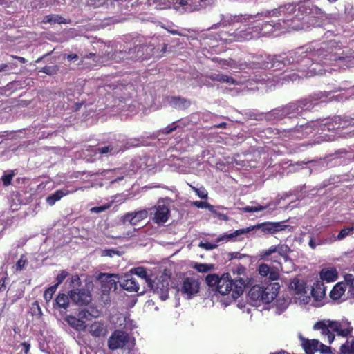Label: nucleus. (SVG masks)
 Instances as JSON below:
<instances>
[{
  "instance_id": "680f3d73",
  "label": "nucleus",
  "mask_w": 354,
  "mask_h": 354,
  "mask_svg": "<svg viewBox=\"0 0 354 354\" xmlns=\"http://www.w3.org/2000/svg\"><path fill=\"white\" fill-rule=\"evenodd\" d=\"M26 264V261L20 259L16 264V270H21Z\"/></svg>"
},
{
  "instance_id": "ea45409f",
  "label": "nucleus",
  "mask_w": 354,
  "mask_h": 354,
  "mask_svg": "<svg viewBox=\"0 0 354 354\" xmlns=\"http://www.w3.org/2000/svg\"><path fill=\"white\" fill-rule=\"evenodd\" d=\"M115 255L120 257L122 255V252L115 248L104 249V250H102L101 252L102 257H113Z\"/></svg>"
},
{
  "instance_id": "0eeeda50",
  "label": "nucleus",
  "mask_w": 354,
  "mask_h": 354,
  "mask_svg": "<svg viewBox=\"0 0 354 354\" xmlns=\"http://www.w3.org/2000/svg\"><path fill=\"white\" fill-rule=\"evenodd\" d=\"M207 285L216 288V291L222 295L232 294L233 281L230 273H224L221 277L216 274H209L205 277Z\"/></svg>"
},
{
  "instance_id": "5fc2aeb1",
  "label": "nucleus",
  "mask_w": 354,
  "mask_h": 354,
  "mask_svg": "<svg viewBox=\"0 0 354 354\" xmlns=\"http://www.w3.org/2000/svg\"><path fill=\"white\" fill-rule=\"evenodd\" d=\"M177 128H178V126L175 124V122H173L172 124L166 127L163 129L162 133L166 135H168V134L171 133L173 131H176Z\"/></svg>"
},
{
  "instance_id": "f704fd0d",
  "label": "nucleus",
  "mask_w": 354,
  "mask_h": 354,
  "mask_svg": "<svg viewBox=\"0 0 354 354\" xmlns=\"http://www.w3.org/2000/svg\"><path fill=\"white\" fill-rule=\"evenodd\" d=\"M340 354H354V338L347 339L339 348Z\"/></svg>"
},
{
  "instance_id": "a19ab883",
  "label": "nucleus",
  "mask_w": 354,
  "mask_h": 354,
  "mask_svg": "<svg viewBox=\"0 0 354 354\" xmlns=\"http://www.w3.org/2000/svg\"><path fill=\"white\" fill-rule=\"evenodd\" d=\"M191 189L196 193V194L202 199H207L208 196L207 191L203 187L196 188L189 185Z\"/></svg>"
},
{
  "instance_id": "1a4fd4ad",
  "label": "nucleus",
  "mask_w": 354,
  "mask_h": 354,
  "mask_svg": "<svg viewBox=\"0 0 354 354\" xmlns=\"http://www.w3.org/2000/svg\"><path fill=\"white\" fill-rule=\"evenodd\" d=\"M291 252L290 247L286 244H278L272 245L266 250L260 252V259L264 261H271L272 262L279 263V257L287 260L288 254Z\"/></svg>"
},
{
  "instance_id": "a878e982",
  "label": "nucleus",
  "mask_w": 354,
  "mask_h": 354,
  "mask_svg": "<svg viewBox=\"0 0 354 354\" xmlns=\"http://www.w3.org/2000/svg\"><path fill=\"white\" fill-rule=\"evenodd\" d=\"M301 346L306 354H314L318 351L319 341L317 339H308L304 337H301Z\"/></svg>"
},
{
  "instance_id": "a211bd4d",
  "label": "nucleus",
  "mask_w": 354,
  "mask_h": 354,
  "mask_svg": "<svg viewBox=\"0 0 354 354\" xmlns=\"http://www.w3.org/2000/svg\"><path fill=\"white\" fill-rule=\"evenodd\" d=\"M311 132L312 129L308 122L305 124L297 125L294 128L283 131L284 136L294 139H302Z\"/></svg>"
},
{
  "instance_id": "774afa93",
  "label": "nucleus",
  "mask_w": 354,
  "mask_h": 354,
  "mask_svg": "<svg viewBox=\"0 0 354 354\" xmlns=\"http://www.w3.org/2000/svg\"><path fill=\"white\" fill-rule=\"evenodd\" d=\"M71 283H75L76 284L80 285V283H81L80 277L77 275L75 276L74 278L72 279Z\"/></svg>"
},
{
  "instance_id": "ddd939ff",
  "label": "nucleus",
  "mask_w": 354,
  "mask_h": 354,
  "mask_svg": "<svg viewBox=\"0 0 354 354\" xmlns=\"http://www.w3.org/2000/svg\"><path fill=\"white\" fill-rule=\"evenodd\" d=\"M313 329L320 330L321 334L327 337L328 344H331L335 339L334 330H337V321L319 320L313 325Z\"/></svg>"
},
{
  "instance_id": "49530a36",
  "label": "nucleus",
  "mask_w": 354,
  "mask_h": 354,
  "mask_svg": "<svg viewBox=\"0 0 354 354\" xmlns=\"http://www.w3.org/2000/svg\"><path fill=\"white\" fill-rule=\"evenodd\" d=\"M48 21L50 23H54V24H65L66 23V20L65 18L59 16V15H50L48 16Z\"/></svg>"
},
{
  "instance_id": "f3484780",
  "label": "nucleus",
  "mask_w": 354,
  "mask_h": 354,
  "mask_svg": "<svg viewBox=\"0 0 354 354\" xmlns=\"http://www.w3.org/2000/svg\"><path fill=\"white\" fill-rule=\"evenodd\" d=\"M116 275L113 274L100 273L98 279L101 283V291L105 295H108L111 290H115L117 283L114 277Z\"/></svg>"
},
{
  "instance_id": "412c9836",
  "label": "nucleus",
  "mask_w": 354,
  "mask_h": 354,
  "mask_svg": "<svg viewBox=\"0 0 354 354\" xmlns=\"http://www.w3.org/2000/svg\"><path fill=\"white\" fill-rule=\"evenodd\" d=\"M121 287L129 292H138L140 289L137 279L132 275H126L120 281Z\"/></svg>"
},
{
  "instance_id": "dca6fc26",
  "label": "nucleus",
  "mask_w": 354,
  "mask_h": 354,
  "mask_svg": "<svg viewBox=\"0 0 354 354\" xmlns=\"http://www.w3.org/2000/svg\"><path fill=\"white\" fill-rule=\"evenodd\" d=\"M199 288L198 280L194 277H186L183 281L181 293L186 295L187 299H191L198 292Z\"/></svg>"
},
{
  "instance_id": "2f4dec72",
  "label": "nucleus",
  "mask_w": 354,
  "mask_h": 354,
  "mask_svg": "<svg viewBox=\"0 0 354 354\" xmlns=\"http://www.w3.org/2000/svg\"><path fill=\"white\" fill-rule=\"evenodd\" d=\"M346 289V284L344 282H339L333 288L330 297L334 300H337L344 294Z\"/></svg>"
},
{
  "instance_id": "7c9ffc66",
  "label": "nucleus",
  "mask_w": 354,
  "mask_h": 354,
  "mask_svg": "<svg viewBox=\"0 0 354 354\" xmlns=\"http://www.w3.org/2000/svg\"><path fill=\"white\" fill-rule=\"evenodd\" d=\"M353 330V328L349 322H337V330H334V332H336L339 336L347 337L351 335Z\"/></svg>"
},
{
  "instance_id": "338daca9",
  "label": "nucleus",
  "mask_w": 354,
  "mask_h": 354,
  "mask_svg": "<svg viewBox=\"0 0 354 354\" xmlns=\"http://www.w3.org/2000/svg\"><path fill=\"white\" fill-rule=\"evenodd\" d=\"M11 57L14 59H18L21 63H23V64H24L27 62V60L24 57H22L14 56V55H12Z\"/></svg>"
},
{
  "instance_id": "a18cd8bd",
  "label": "nucleus",
  "mask_w": 354,
  "mask_h": 354,
  "mask_svg": "<svg viewBox=\"0 0 354 354\" xmlns=\"http://www.w3.org/2000/svg\"><path fill=\"white\" fill-rule=\"evenodd\" d=\"M136 274L141 278V279H145L148 283V280H151V279L149 277L147 270L142 267L137 268L136 269Z\"/></svg>"
},
{
  "instance_id": "4468645a",
  "label": "nucleus",
  "mask_w": 354,
  "mask_h": 354,
  "mask_svg": "<svg viewBox=\"0 0 354 354\" xmlns=\"http://www.w3.org/2000/svg\"><path fill=\"white\" fill-rule=\"evenodd\" d=\"M129 341V334L120 330H115L108 339V346L111 351L122 348Z\"/></svg>"
},
{
  "instance_id": "473e14b6",
  "label": "nucleus",
  "mask_w": 354,
  "mask_h": 354,
  "mask_svg": "<svg viewBox=\"0 0 354 354\" xmlns=\"http://www.w3.org/2000/svg\"><path fill=\"white\" fill-rule=\"evenodd\" d=\"M68 324L78 331L84 330L86 328L84 321L73 316H68Z\"/></svg>"
},
{
  "instance_id": "20e7f679",
  "label": "nucleus",
  "mask_w": 354,
  "mask_h": 354,
  "mask_svg": "<svg viewBox=\"0 0 354 354\" xmlns=\"http://www.w3.org/2000/svg\"><path fill=\"white\" fill-rule=\"evenodd\" d=\"M287 225H283V222H265L257 225L250 226L243 229L235 230L234 232L225 234L218 239L219 241H229L240 235L247 234L254 230L261 229L266 234H275L278 232L284 230Z\"/></svg>"
},
{
  "instance_id": "09e8293b",
  "label": "nucleus",
  "mask_w": 354,
  "mask_h": 354,
  "mask_svg": "<svg viewBox=\"0 0 354 354\" xmlns=\"http://www.w3.org/2000/svg\"><path fill=\"white\" fill-rule=\"evenodd\" d=\"M100 153L104 154L107 153H111V154H115L117 151L116 149H114L112 146H105L102 147H99L96 149Z\"/></svg>"
},
{
  "instance_id": "4d7b16f0",
  "label": "nucleus",
  "mask_w": 354,
  "mask_h": 354,
  "mask_svg": "<svg viewBox=\"0 0 354 354\" xmlns=\"http://www.w3.org/2000/svg\"><path fill=\"white\" fill-rule=\"evenodd\" d=\"M91 317V313L87 310H82L78 313V319H89Z\"/></svg>"
},
{
  "instance_id": "6ab92c4d",
  "label": "nucleus",
  "mask_w": 354,
  "mask_h": 354,
  "mask_svg": "<svg viewBox=\"0 0 354 354\" xmlns=\"http://www.w3.org/2000/svg\"><path fill=\"white\" fill-rule=\"evenodd\" d=\"M153 216L152 218L155 223L163 224L167 221L170 214L169 207L165 204H158L153 209Z\"/></svg>"
},
{
  "instance_id": "de8ad7c7",
  "label": "nucleus",
  "mask_w": 354,
  "mask_h": 354,
  "mask_svg": "<svg viewBox=\"0 0 354 354\" xmlns=\"http://www.w3.org/2000/svg\"><path fill=\"white\" fill-rule=\"evenodd\" d=\"M345 284H346V287L347 286H349L350 288V290L349 291L351 292V291H354V277L353 276V274H348L345 276Z\"/></svg>"
},
{
  "instance_id": "c85d7f7f",
  "label": "nucleus",
  "mask_w": 354,
  "mask_h": 354,
  "mask_svg": "<svg viewBox=\"0 0 354 354\" xmlns=\"http://www.w3.org/2000/svg\"><path fill=\"white\" fill-rule=\"evenodd\" d=\"M207 77L214 82H225L233 85L237 84L236 80L232 77L222 73H211Z\"/></svg>"
},
{
  "instance_id": "7ed1b4c3",
  "label": "nucleus",
  "mask_w": 354,
  "mask_h": 354,
  "mask_svg": "<svg viewBox=\"0 0 354 354\" xmlns=\"http://www.w3.org/2000/svg\"><path fill=\"white\" fill-rule=\"evenodd\" d=\"M302 63L301 68H296L297 71H305L306 68L312 66L311 60L306 52L299 53V50L290 51L288 55H276L272 59V67L281 70L283 68L290 64Z\"/></svg>"
},
{
  "instance_id": "79ce46f5",
  "label": "nucleus",
  "mask_w": 354,
  "mask_h": 354,
  "mask_svg": "<svg viewBox=\"0 0 354 354\" xmlns=\"http://www.w3.org/2000/svg\"><path fill=\"white\" fill-rule=\"evenodd\" d=\"M57 288V284H55L45 290L44 294V298L46 301H49L52 299L53 295L55 292Z\"/></svg>"
},
{
  "instance_id": "6e6552de",
  "label": "nucleus",
  "mask_w": 354,
  "mask_h": 354,
  "mask_svg": "<svg viewBox=\"0 0 354 354\" xmlns=\"http://www.w3.org/2000/svg\"><path fill=\"white\" fill-rule=\"evenodd\" d=\"M297 10V4L294 3H288L279 6L277 8L272 10H268L264 12L263 15L267 17H279L281 19H290L295 24H299L301 28L299 30L303 29L304 24L301 19L297 16L292 17Z\"/></svg>"
},
{
  "instance_id": "f8f14e48",
  "label": "nucleus",
  "mask_w": 354,
  "mask_h": 354,
  "mask_svg": "<svg viewBox=\"0 0 354 354\" xmlns=\"http://www.w3.org/2000/svg\"><path fill=\"white\" fill-rule=\"evenodd\" d=\"M53 314L64 326L66 322V295L59 292L53 302Z\"/></svg>"
},
{
  "instance_id": "37998d69",
  "label": "nucleus",
  "mask_w": 354,
  "mask_h": 354,
  "mask_svg": "<svg viewBox=\"0 0 354 354\" xmlns=\"http://www.w3.org/2000/svg\"><path fill=\"white\" fill-rule=\"evenodd\" d=\"M192 205L198 208H207L210 212H213L214 205H210L209 203H208L207 202L196 201L192 202Z\"/></svg>"
},
{
  "instance_id": "cd10ccee",
  "label": "nucleus",
  "mask_w": 354,
  "mask_h": 354,
  "mask_svg": "<svg viewBox=\"0 0 354 354\" xmlns=\"http://www.w3.org/2000/svg\"><path fill=\"white\" fill-rule=\"evenodd\" d=\"M311 295L317 301H321L326 295V288L322 282L314 283L311 289Z\"/></svg>"
},
{
  "instance_id": "603ef678",
  "label": "nucleus",
  "mask_w": 354,
  "mask_h": 354,
  "mask_svg": "<svg viewBox=\"0 0 354 354\" xmlns=\"http://www.w3.org/2000/svg\"><path fill=\"white\" fill-rule=\"evenodd\" d=\"M227 256L230 259H241L244 257H248V255L241 254L239 252H230Z\"/></svg>"
},
{
  "instance_id": "4be33fe9",
  "label": "nucleus",
  "mask_w": 354,
  "mask_h": 354,
  "mask_svg": "<svg viewBox=\"0 0 354 354\" xmlns=\"http://www.w3.org/2000/svg\"><path fill=\"white\" fill-rule=\"evenodd\" d=\"M335 48V49H337V50L342 51V48L338 46L337 44L335 41H330L327 44V48L331 49V51H326L325 54H323V55L325 57L324 59L328 61H337L341 60L344 58L342 56L343 53H338L337 51L333 52V49Z\"/></svg>"
},
{
  "instance_id": "864d4df0",
  "label": "nucleus",
  "mask_w": 354,
  "mask_h": 354,
  "mask_svg": "<svg viewBox=\"0 0 354 354\" xmlns=\"http://www.w3.org/2000/svg\"><path fill=\"white\" fill-rule=\"evenodd\" d=\"M318 351H319L322 354H331L332 353L330 347L326 346L320 342H319V345L318 347Z\"/></svg>"
},
{
  "instance_id": "423d86ee",
  "label": "nucleus",
  "mask_w": 354,
  "mask_h": 354,
  "mask_svg": "<svg viewBox=\"0 0 354 354\" xmlns=\"http://www.w3.org/2000/svg\"><path fill=\"white\" fill-rule=\"evenodd\" d=\"M231 279L233 281L232 297L236 299L244 292L245 288L250 283L251 279L246 274V268L238 263L232 268Z\"/></svg>"
},
{
  "instance_id": "58836bf2",
  "label": "nucleus",
  "mask_w": 354,
  "mask_h": 354,
  "mask_svg": "<svg viewBox=\"0 0 354 354\" xmlns=\"http://www.w3.org/2000/svg\"><path fill=\"white\" fill-rule=\"evenodd\" d=\"M193 268L198 272H207L214 268L212 264L196 263Z\"/></svg>"
},
{
  "instance_id": "e433bc0d",
  "label": "nucleus",
  "mask_w": 354,
  "mask_h": 354,
  "mask_svg": "<svg viewBox=\"0 0 354 354\" xmlns=\"http://www.w3.org/2000/svg\"><path fill=\"white\" fill-rule=\"evenodd\" d=\"M170 102L178 106L180 109H186L190 105L189 100L179 96L171 97Z\"/></svg>"
},
{
  "instance_id": "2eb2a0df",
  "label": "nucleus",
  "mask_w": 354,
  "mask_h": 354,
  "mask_svg": "<svg viewBox=\"0 0 354 354\" xmlns=\"http://www.w3.org/2000/svg\"><path fill=\"white\" fill-rule=\"evenodd\" d=\"M68 297L80 306L88 305L92 300L91 294L86 288H77L68 292Z\"/></svg>"
},
{
  "instance_id": "e2e57ef3",
  "label": "nucleus",
  "mask_w": 354,
  "mask_h": 354,
  "mask_svg": "<svg viewBox=\"0 0 354 354\" xmlns=\"http://www.w3.org/2000/svg\"><path fill=\"white\" fill-rule=\"evenodd\" d=\"M20 346L24 348V352L25 354H28L29 353L30 348V344L28 342H22Z\"/></svg>"
},
{
  "instance_id": "9b49d317",
  "label": "nucleus",
  "mask_w": 354,
  "mask_h": 354,
  "mask_svg": "<svg viewBox=\"0 0 354 354\" xmlns=\"http://www.w3.org/2000/svg\"><path fill=\"white\" fill-rule=\"evenodd\" d=\"M153 46L137 45L134 48H129L128 52L119 51L116 53L115 56L122 59L133 58L147 59L150 56L153 55Z\"/></svg>"
},
{
  "instance_id": "4c0bfd02",
  "label": "nucleus",
  "mask_w": 354,
  "mask_h": 354,
  "mask_svg": "<svg viewBox=\"0 0 354 354\" xmlns=\"http://www.w3.org/2000/svg\"><path fill=\"white\" fill-rule=\"evenodd\" d=\"M90 333L94 337H100L104 335V329L102 324L94 323L90 326Z\"/></svg>"
},
{
  "instance_id": "72a5a7b5",
  "label": "nucleus",
  "mask_w": 354,
  "mask_h": 354,
  "mask_svg": "<svg viewBox=\"0 0 354 354\" xmlns=\"http://www.w3.org/2000/svg\"><path fill=\"white\" fill-rule=\"evenodd\" d=\"M354 233V221L351 222V226L344 227L340 230L337 236L335 237V241H342L347 236H352Z\"/></svg>"
},
{
  "instance_id": "c9c22d12",
  "label": "nucleus",
  "mask_w": 354,
  "mask_h": 354,
  "mask_svg": "<svg viewBox=\"0 0 354 354\" xmlns=\"http://www.w3.org/2000/svg\"><path fill=\"white\" fill-rule=\"evenodd\" d=\"M66 194L62 189L57 190L53 194H50L46 198V203L49 205L52 206L55 205L57 201H59L62 197H64Z\"/></svg>"
},
{
  "instance_id": "bb28decb",
  "label": "nucleus",
  "mask_w": 354,
  "mask_h": 354,
  "mask_svg": "<svg viewBox=\"0 0 354 354\" xmlns=\"http://www.w3.org/2000/svg\"><path fill=\"white\" fill-rule=\"evenodd\" d=\"M320 279L326 282H333L338 278V273L335 268H323L319 272Z\"/></svg>"
},
{
  "instance_id": "13d9d810",
  "label": "nucleus",
  "mask_w": 354,
  "mask_h": 354,
  "mask_svg": "<svg viewBox=\"0 0 354 354\" xmlns=\"http://www.w3.org/2000/svg\"><path fill=\"white\" fill-rule=\"evenodd\" d=\"M213 214H214L215 215L217 216V217L220 219V220H223V221H228L229 220V217L225 214H223V213H220V212H218L216 209H215V207H214L213 208V212H212Z\"/></svg>"
},
{
  "instance_id": "c756f323",
  "label": "nucleus",
  "mask_w": 354,
  "mask_h": 354,
  "mask_svg": "<svg viewBox=\"0 0 354 354\" xmlns=\"http://www.w3.org/2000/svg\"><path fill=\"white\" fill-rule=\"evenodd\" d=\"M290 287L297 295L305 294L306 292V282L303 279L295 277L290 281Z\"/></svg>"
},
{
  "instance_id": "f257e3e1",
  "label": "nucleus",
  "mask_w": 354,
  "mask_h": 354,
  "mask_svg": "<svg viewBox=\"0 0 354 354\" xmlns=\"http://www.w3.org/2000/svg\"><path fill=\"white\" fill-rule=\"evenodd\" d=\"M320 98L319 95H315L314 97L290 103L282 108L274 109L270 112V115L278 120L286 118H297L301 115L304 112L312 110L317 104L315 102L318 101Z\"/></svg>"
},
{
  "instance_id": "69168bd1",
  "label": "nucleus",
  "mask_w": 354,
  "mask_h": 354,
  "mask_svg": "<svg viewBox=\"0 0 354 354\" xmlns=\"http://www.w3.org/2000/svg\"><path fill=\"white\" fill-rule=\"evenodd\" d=\"M9 69V66L7 64H0V72L6 71Z\"/></svg>"
},
{
  "instance_id": "b1692460",
  "label": "nucleus",
  "mask_w": 354,
  "mask_h": 354,
  "mask_svg": "<svg viewBox=\"0 0 354 354\" xmlns=\"http://www.w3.org/2000/svg\"><path fill=\"white\" fill-rule=\"evenodd\" d=\"M97 56L95 53H87L86 52H78V53H72V54H68L67 58L68 60H73L76 61L80 59V62L77 64H91L89 62H86V59H93L95 60V58H97Z\"/></svg>"
},
{
  "instance_id": "5701e85b",
  "label": "nucleus",
  "mask_w": 354,
  "mask_h": 354,
  "mask_svg": "<svg viewBox=\"0 0 354 354\" xmlns=\"http://www.w3.org/2000/svg\"><path fill=\"white\" fill-rule=\"evenodd\" d=\"M258 272L261 277H268L271 281H276L279 277L278 270L271 268L266 263H261L259 266Z\"/></svg>"
},
{
  "instance_id": "393cba45",
  "label": "nucleus",
  "mask_w": 354,
  "mask_h": 354,
  "mask_svg": "<svg viewBox=\"0 0 354 354\" xmlns=\"http://www.w3.org/2000/svg\"><path fill=\"white\" fill-rule=\"evenodd\" d=\"M252 18L251 15H230L226 17H223L221 20V25L223 26L234 25L236 23L239 22H246L248 20H250Z\"/></svg>"
},
{
  "instance_id": "6e6d98bb",
  "label": "nucleus",
  "mask_w": 354,
  "mask_h": 354,
  "mask_svg": "<svg viewBox=\"0 0 354 354\" xmlns=\"http://www.w3.org/2000/svg\"><path fill=\"white\" fill-rule=\"evenodd\" d=\"M265 209L264 207L259 205V206H248L245 207V211L247 212H258L260 211H262Z\"/></svg>"
},
{
  "instance_id": "aec40b11",
  "label": "nucleus",
  "mask_w": 354,
  "mask_h": 354,
  "mask_svg": "<svg viewBox=\"0 0 354 354\" xmlns=\"http://www.w3.org/2000/svg\"><path fill=\"white\" fill-rule=\"evenodd\" d=\"M148 216L146 209L139 210L133 212H129L124 214L123 217L124 222H129L131 225H136L140 221L145 219Z\"/></svg>"
},
{
  "instance_id": "f03ea898",
  "label": "nucleus",
  "mask_w": 354,
  "mask_h": 354,
  "mask_svg": "<svg viewBox=\"0 0 354 354\" xmlns=\"http://www.w3.org/2000/svg\"><path fill=\"white\" fill-rule=\"evenodd\" d=\"M301 28V26L299 24H295L293 21L290 19H279L277 21H263L259 26H256L252 28H248L244 31H240L239 32H243V35L241 37L244 39H250L252 38L251 32L253 31L256 32H273L276 30H299Z\"/></svg>"
},
{
  "instance_id": "3c124183",
  "label": "nucleus",
  "mask_w": 354,
  "mask_h": 354,
  "mask_svg": "<svg viewBox=\"0 0 354 354\" xmlns=\"http://www.w3.org/2000/svg\"><path fill=\"white\" fill-rule=\"evenodd\" d=\"M31 310L32 313L35 315L41 316L42 315L41 309L37 301H35L32 303L31 306Z\"/></svg>"
},
{
  "instance_id": "9d476101",
  "label": "nucleus",
  "mask_w": 354,
  "mask_h": 354,
  "mask_svg": "<svg viewBox=\"0 0 354 354\" xmlns=\"http://www.w3.org/2000/svg\"><path fill=\"white\" fill-rule=\"evenodd\" d=\"M169 282L170 277L167 274H162L153 280H148L147 285L162 300H166L169 297Z\"/></svg>"
},
{
  "instance_id": "bf43d9fd",
  "label": "nucleus",
  "mask_w": 354,
  "mask_h": 354,
  "mask_svg": "<svg viewBox=\"0 0 354 354\" xmlns=\"http://www.w3.org/2000/svg\"><path fill=\"white\" fill-rule=\"evenodd\" d=\"M66 277V272L65 270L62 271L60 274H59L57 277V286L65 279Z\"/></svg>"
},
{
  "instance_id": "0e129e2a",
  "label": "nucleus",
  "mask_w": 354,
  "mask_h": 354,
  "mask_svg": "<svg viewBox=\"0 0 354 354\" xmlns=\"http://www.w3.org/2000/svg\"><path fill=\"white\" fill-rule=\"evenodd\" d=\"M308 245L312 249H315L316 248L317 244L313 237H311L309 240Z\"/></svg>"
},
{
  "instance_id": "39448f33",
  "label": "nucleus",
  "mask_w": 354,
  "mask_h": 354,
  "mask_svg": "<svg viewBox=\"0 0 354 354\" xmlns=\"http://www.w3.org/2000/svg\"><path fill=\"white\" fill-rule=\"evenodd\" d=\"M279 290L280 285L278 282L270 283L266 287L254 285L250 288L249 295L253 301L270 304L277 297Z\"/></svg>"
},
{
  "instance_id": "052dcab7",
  "label": "nucleus",
  "mask_w": 354,
  "mask_h": 354,
  "mask_svg": "<svg viewBox=\"0 0 354 354\" xmlns=\"http://www.w3.org/2000/svg\"><path fill=\"white\" fill-rule=\"evenodd\" d=\"M40 72H43L48 75H52L55 72V69L53 67L51 66H44V68H42Z\"/></svg>"
},
{
  "instance_id": "c03bdc74",
  "label": "nucleus",
  "mask_w": 354,
  "mask_h": 354,
  "mask_svg": "<svg viewBox=\"0 0 354 354\" xmlns=\"http://www.w3.org/2000/svg\"><path fill=\"white\" fill-rule=\"evenodd\" d=\"M15 176L14 171H10L8 174H5L2 177V181L4 186H8L11 184V181Z\"/></svg>"
},
{
  "instance_id": "8fccbe9b",
  "label": "nucleus",
  "mask_w": 354,
  "mask_h": 354,
  "mask_svg": "<svg viewBox=\"0 0 354 354\" xmlns=\"http://www.w3.org/2000/svg\"><path fill=\"white\" fill-rule=\"evenodd\" d=\"M111 204H105L102 206L94 207L91 209V212L92 213H97V214L101 213V212H104V211L107 210L108 209H109L111 207Z\"/></svg>"
}]
</instances>
